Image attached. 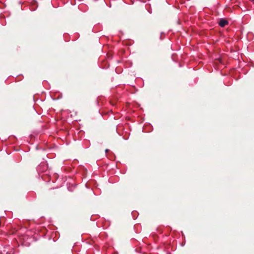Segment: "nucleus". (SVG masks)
Segmentation results:
<instances>
[{"label": "nucleus", "mask_w": 254, "mask_h": 254, "mask_svg": "<svg viewBox=\"0 0 254 254\" xmlns=\"http://www.w3.org/2000/svg\"><path fill=\"white\" fill-rule=\"evenodd\" d=\"M108 151H109V150H108V149H106L105 152H106V153H107V152H108Z\"/></svg>", "instance_id": "obj_2"}, {"label": "nucleus", "mask_w": 254, "mask_h": 254, "mask_svg": "<svg viewBox=\"0 0 254 254\" xmlns=\"http://www.w3.org/2000/svg\"><path fill=\"white\" fill-rule=\"evenodd\" d=\"M228 24V21L224 19H221L219 22V25L222 27H225Z\"/></svg>", "instance_id": "obj_1"}]
</instances>
